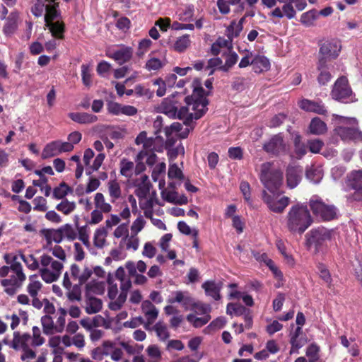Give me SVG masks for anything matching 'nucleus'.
Listing matches in <instances>:
<instances>
[{
	"instance_id": "obj_59",
	"label": "nucleus",
	"mask_w": 362,
	"mask_h": 362,
	"mask_svg": "<svg viewBox=\"0 0 362 362\" xmlns=\"http://www.w3.org/2000/svg\"><path fill=\"white\" fill-rule=\"evenodd\" d=\"M224 55H226V62L225 64L221 67V69L224 71H227L230 67L236 64L238 56L235 52H232V49L228 51Z\"/></svg>"
},
{
	"instance_id": "obj_16",
	"label": "nucleus",
	"mask_w": 362,
	"mask_h": 362,
	"mask_svg": "<svg viewBox=\"0 0 362 362\" xmlns=\"http://www.w3.org/2000/svg\"><path fill=\"white\" fill-rule=\"evenodd\" d=\"M264 150L268 153L279 155L286 151V144L281 134L273 136L263 146Z\"/></svg>"
},
{
	"instance_id": "obj_52",
	"label": "nucleus",
	"mask_w": 362,
	"mask_h": 362,
	"mask_svg": "<svg viewBox=\"0 0 362 362\" xmlns=\"http://www.w3.org/2000/svg\"><path fill=\"white\" fill-rule=\"evenodd\" d=\"M58 317L55 322V332L57 333H62L65 327L66 323V315L67 310L64 308H59L57 311Z\"/></svg>"
},
{
	"instance_id": "obj_17",
	"label": "nucleus",
	"mask_w": 362,
	"mask_h": 362,
	"mask_svg": "<svg viewBox=\"0 0 362 362\" xmlns=\"http://www.w3.org/2000/svg\"><path fill=\"white\" fill-rule=\"evenodd\" d=\"M133 54V49L130 47L120 46L117 49H108L107 52V56L119 64H123L129 62Z\"/></svg>"
},
{
	"instance_id": "obj_36",
	"label": "nucleus",
	"mask_w": 362,
	"mask_h": 362,
	"mask_svg": "<svg viewBox=\"0 0 362 362\" xmlns=\"http://www.w3.org/2000/svg\"><path fill=\"white\" fill-rule=\"evenodd\" d=\"M108 232L106 228L101 226L94 232L93 244L98 248H103L106 244V238Z\"/></svg>"
},
{
	"instance_id": "obj_3",
	"label": "nucleus",
	"mask_w": 362,
	"mask_h": 362,
	"mask_svg": "<svg viewBox=\"0 0 362 362\" xmlns=\"http://www.w3.org/2000/svg\"><path fill=\"white\" fill-rule=\"evenodd\" d=\"M31 12L35 17L44 15L45 25L54 37H64V23L59 20L61 12L59 9V3L56 0H35Z\"/></svg>"
},
{
	"instance_id": "obj_58",
	"label": "nucleus",
	"mask_w": 362,
	"mask_h": 362,
	"mask_svg": "<svg viewBox=\"0 0 362 362\" xmlns=\"http://www.w3.org/2000/svg\"><path fill=\"white\" fill-rule=\"evenodd\" d=\"M107 281L108 284L107 296L110 299L114 300L113 301H115L118 297L117 284L115 283L112 276L110 274H108Z\"/></svg>"
},
{
	"instance_id": "obj_6",
	"label": "nucleus",
	"mask_w": 362,
	"mask_h": 362,
	"mask_svg": "<svg viewBox=\"0 0 362 362\" xmlns=\"http://www.w3.org/2000/svg\"><path fill=\"white\" fill-rule=\"evenodd\" d=\"M168 303L173 304L175 303H181L186 310L191 308L194 313L197 315H209L211 308L210 305L200 302L195 303L193 298L187 292L176 291L171 293L167 300Z\"/></svg>"
},
{
	"instance_id": "obj_43",
	"label": "nucleus",
	"mask_w": 362,
	"mask_h": 362,
	"mask_svg": "<svg viewBox=\"0 0 362 362\" xmlns=\"http://www.w3.org/2000/svg\"><path fill=\"white\" fill-rule=\"evenodd\" d=\"M165 169H166L165 163L162 162V163H160L158 165H156L152 172V175H151L152 179L155 182L159 181L158 185H159L160 189H162L165 187V181L163 179L160 180V175L165 174Z\"/></svg>"
},
{
	"instance_id": "obj_27",
	"label": "nucleus",
	"mask_w": 362,
	"mask_h": 362,
	"mask_svg": "<svg viewBox=\"0 0 362 362\" xmlns=\"http://www.w3.org/2000/svg\"><path fill=\"white\" fill-rule=\"evenodd\" d=\"M141 310L146 319L147 324H153L158 317V310L150 300H148L142 302Z\"/></svg>"
},
{
	"instance_id": "obj_30",
	"label": "nucleus",
	"mask_w": 362,
	"mask_h": 362,
	"mask_svg": "<svg viewBox=\"0 0 362 362\" xmlns=\"http://www.w3.org/2000/svg\"><path fill=\"white\" fill-rule=\"evenodd\" d=\"M69 117L74 122L79 124H93L98 121V117L87 112H71Z\"/></svg>"
},
{
	"instance_id": "obj_19",
	"label": "nucleus",
	"mask_w": 362,
	"mask_h": 362,
	"mask_svg": "<svg viewBox=\"0 0 362 362\" xmlns=\"http://www.w3.org/2000/svg\"><path fill=\"white\" fill-rule=\"evenodd\" d=\"M296 11L291 1H288L282 6V7H276L269 13L272 18L281 19L284 17L291 20L296 17Z\"/></svg>"
},
{
	"instance_id": "obj_10",
	"label": "nucleus",
	"mask_w": 362,
	"mask_h": 362,
	"mask_svg": "<svg viewBox=\"0 0 362 362\" xmlns=\"http://www.w3.org/2000/svg\"><path fill=\"white\" fill-rule=\"evenodd\" d=\"M25 278L21 264L14 262L12 263V274L9 275L8 279H2L1 284L8 295L13 296L22 286Z\"/></svg>"
},
{
	"instance_id": "obj_8",
	"label": "nucleus",
	"mask_w": 362,
	"mask_h": 362,
	"mask_svg": "<svg viewBox=\"0 0 362 362\" xmlns=\"http://www.w3.org/2000/svg\"><path fill=\"white\" fill-rule=\"evenodd\" d=\"M31 335L28 333H21L16 331L13 334V339L9 343V347L21 351V359L29 362L36 358V351L30 347Z\"/></svg>"
},
{
	"instance_id": "obj_53",
	"label": "nucleus",
	"mask_w": 362,
	"mask_h": 362,
	"mask_svg": "<svg viewBox=\"0 0 362 362\" xmlns=\"http://www.w3.org/2000/svg\"><path fill=\"white\" fill-rule=\"evenodd\" d=\"M71 191L70 187L65 182H62L53 189L52 197L56 199H62Z\"/></svg>"
},
{
	"instance_id": "obj_12",
	"label": "nucleus",
	"mask_w": 362,
	"mask_h": 362,
	"mask_svg": "<svg viewBox=\"0 0 362 362\" xmlns=\"http://www.w3.org/2000/svg\"><path fill=\"white\" fill-rule=\"evenodd\" d=\"M332 96L333 99L344 103L356 100L346 77H340L337 80L332 90Z\"/></svg>"
},
{
	"instance_id": "obj_50",
	"label": "nucleus",
	"mask_w": 362,
	"mask_h": 362,
	"mask_svg": "<svg viewBox=\"0 0 362 362\" xmlns=\"http://www.w3.org/2000/svg\"><path fill=\"white\" fill-rule=\"evenodd\" d=\"M245 21V18H242L240 21L236 23L233 21L227 28V33L228 38L231 39L238 37L243 30V24Z\"/></svg>"
},
{
	"instance_id": "obj_35",
	"label": "nucleus",
	"mask_w": 362,
	"mask_h": 362,
	"mask_svg": "<svg viewBox=\"0 0 362 362\" xmlns=\"http://www.w3.org/2000/svg\"><path fill=\"white\" fill-rule=\"evenodd\" d=\"M141 182L139 183L135 190L136 195L139 198V199L146 198L149 196L150 194V188L151 184L148 181V176L141 175Z\"/></svg>"
},
{
	"instance_id": "obj_25",
	"label": "nucleus",
	"mask_w": 362,
	"mask_h": 362,
	"mask_svg": "<svg viewBox=\"0 0 362 362\" xmlns=\"http://www.w3.org/2000/svg\"><path fill=\"white\" fill-rule=\"evenodd\" d=\"M223 283L221 281H206L202 285L207 296L211 297L215 300L221 298L220 291L222 288Z\"/></svg>"
},
{
	"instance_id": "obj_41",
	"label": "nucleus",
	"mask_w": 362,
	"mask_h": 362,
	"mask_svg": "<svg viewBox=\"0 0 362 362\" xmlns=\"http://www.w3.org/2000/svg\"><path fill=\"white\" fill-rule=\"evenodd\" d=\"M146 352L148 358L147 362H161L162 351L158 345H149L146 348Z\"/></svg>"
},
{
	"instance_id": "obj_44",
	"label": "nucleus",
	"mask_w": 362,
	"mask_h": 362,
	"mask_svg": "<svg viewBox=\"0 0 362 362\" xmlns=\"http://www.w3.org/2000/svg\"><path fill=\"white\" fill-rule=\"evenodd\" d=\"M41 324L43 329V332L46 335H52L55 332V325L53 319L50 315H45L41 317Z\"/></svg>"
},
{
	"instance_id": "obj_5",
	"label": "nucleus",
	"mask_w": 362,
	"mask_h": 362,
	"mask_svg": "<svg viewBox=\"0 0 362 362\" xmlns=\"http://www.w3.org/2000/svg\"><path fill=\"white\" fill-rule=\"evenodd\" d=\"M334 132L344 141H362V132L358 128V122L354 117H346L333 115Z\"/></svg>"
},
{
	"instance_id": "obj_24",
	"label": "nucleus",
	"mask_w": 362,
	"mask_h": 362,
	"mask_svg": "<svg viewBox=\"0 0 362 362\" xmlns=\"http://www.w3.org/2000/svg\"><path fill=\"white\" fill-rule=\"evenodd\" d=\"M140 207L144 210V216L146 218H151L153 216V207L155 204H160L156 192L153 191L148 197L139 199Z\"/></svg>"
},
{
	"instance_id": "obj_38",
	"label": "nucleus",
	"mask_w": 362,
	"mask_h": 362,
	"mask_svg": "<svg viewBox=\"0 0 362 362\" xmlns=\"http://www.w3.org/2000/svg\"><path fill=\"white\" fill-rule=\"evenodd\" d=\"M6 320H11L10 327L12 329H15L21 322L26 324L28 321V314L25 311L20 310L18 314L13 313L11 316L6 315Z\"/></svg>"
},
{
	"instance_id": "obj_20",
	"label": "nucleus",
	"mask_w": 362,
	"mask_h": 362,
	"mask_svg": "<svg viewBox=\"0 0 362 362\" xmlns=\"http://www.w3.org/2000/svg\"><path fill=\"white\" fill-rule=\"evenodd\" d=\"M62 285L66 290V297L70 301H79L81 299V284H73L71 279H68L67 274L64 276Z\"/></svg>"
},
{
	"instance_id": "obj_51",
	"label": "nucleus",
	"mask_w": 362,
	"mask_h": 362,
	"mask_svg": "<svg viewBox=\"0 0 362 362\" xmlns=\"http://www.w3.org/2000/svg\"><path fill=\"white\" fill-rule=\"evenodd\" d=\"M45 341V338L42 336L40 329L34 326L32 328V335L30 340V345L33 347H38L42 346Z\"/></svg>"
},
{
	"instance_id": "obj_60",
	"label": "nucleus",
	"mask_w": 362,
	"mask_h": 362,
	"mask_svg": "<svg viewBox=\"0 0 362 362\" xmlns=\"http://www.w3.org/2000/svg\"><path fill=\"white\" fill-rule=\"evenodd\" d=\"M154 331L160 341H165L170 337L166 325L162 322H158L155 325Z\"/></svg>"
},
{
	"instance_id": "obj_40",
	"label": "nucleus",
	"mask_w": 362,
	"mask_h": 362,
	"mask_svg": "<svg viewBox=\"0 0 362 362\" xmlns=\"http://www.w3.org/2000/svg\"><path fill=\"white\" fill-rule=\"evenodd\" d=\"M309 131L312 134H322L327 131V125L320 118L315 117L310 122Z\"/></svg>"
},
{
	"instance_id": "obj_13",
	"label": "nucleus",
	"mask_w": 362,
	"mask_h": 362,
	"mask_svg": "<svg viewBox=\"0 0 362 362\" xmlns=\"http://www.w3.org/2000/svg\"><path fill=\"white\" fill-rule=\"evenodd\" d=\"M67 274L68 279L76 281L78 284H85L93 274V270L87 266L79 267L76 264H72L69 270H67L64 276Z\"/></svg>"
},
{
	"instance_id": "obj_63",
	"label": "nucleus",
	"mask_w": 362,
	"mask_h": 362,
	"mask_svg": "<svg viewBox=\"0 0 362 362\" xmlns=\"http://www.w3.org/2000/svg\"><path fill=\"white\" fill-rule=\"evenodd\" d=\"M152 45V41L150 39L144 38L139 41L136 55L139 58H142L145 54L148 51Z\"/></svg>"
},
{
	"instance_id": "obj_22",
	"label": "nucleus",
	"mask_w": 362,
	"mask_h": 362,
	"mask_svg": "<svg viewBox=\"0 0 362 362\" xmlns=\"http://www.w3.org/2000/svg\"><path fill=\"white\" fill-rule=\"evenodd\" d=\"M131 286L132 283L129 279H124L123 281H121L120 287L122 292L115 301L110 303L109 308L110 310H118L122 308V305L124 303L127 299V291L130 288Z\"/></svg>"
},
{
	"instance_id": "obj_49",
	"label": "nucleus",
	"mask_w": 362,
	"mask_h": 362,
	"mask_svg": "<svg viewBox=\"0 0 362 362\" xmlns=\"http://www.w3.org/2000/svg\"><path fill=\"white\" fill-rule=\"evenodd\" d=\"M76 208V204L74 202L69 201L65 199L62 200L56 206V209L64 215H69L71 214Z\"/></svg>"
},
{
	"instance_id": "obj_29",
	"label": "nucleus",
	"mask_w": 362,
	"mask_h": 362,
	"mask_svg": "<svg viewBox=\"0 0 362 362\" xmlns=\"http://www.w3.org/2000/svg\"><path fill=\"white\" fill-rule=\"evenodd\" d=\"M251 65L255 72L262 73L270 69L269 60L264 56L256 55L251 61Z\"/></svg>"
},
{
	"instance_id": "obj_46",
	"label": "nucleus",
	"mask_w": 362,
	"mask_h": 362,
	"mask_svg": "<svg viewBox=\"0 0 362 362\" xmlns=\"http://www.w3.org/2000/svg\"><path fill=\"white\" fill-rule=\"evenodd\" d=\"M190 45L191 40L189 35L188 34H185L175 40L173 45V49L176 52H183L190 46Z\"/></svg>"
},
{
	"instance_id": "obj_42",
	"label": "nucleus",
	"mask_w": 362,
	"mask_h": 362,
	"mask_svg": "<svg viewBox=\"0 0 362 362\" xmlns=\"http://www.w3.org/2000/svg\"><path fill=\"white\" fill-rule=\"evenodd\" d=\"M317 69L320 74L317 77V81L320 85H325L331 79V74L326 69V63L324 59H320L318 62Z\"/></svg>"
},
{
	"instance_id": "obj_15",
	"label": "nucleus",
	"mask_w": 362,
	"mask_h": 362,
	"mask_svg": "<svg viewBox=\"0 0 362 362\" xmlns=\"http://www.w3.org/2000/svg\"><path fill=\"white\" fill-rule=\"evenodd\" d=\"M341 42L337 39L325 41L320 48V54L322 55L320 59H324V61L326 62L327 59H334L337 57L341 51Z\"/></svg>"
},
{
	"instance_id": "obj_47",
	"label": "nucleus",
	"mask_w": 362,
	"mask_h": 362,
	"mask_svg": "<svg viewBox=\"0 0 362 362\" xmlns=\"http://www.w3.org/2000/svg\"><path fill=\"white\" fill-rule=\"evenodd\" d=\"M42 286L37 276L32 275L29 277V284L27 286L28 292L32 297H36Z\"/></svg>"
},
{
	"instance_id": "obj_14",
	"label": "nucleus",
	"mask_w": 362,
	"mask_h": 362,
	"mask_svg": "<svg viewBox=\"0 0 362 362\" xmlns=\"http://www.w3.org/2000/svg\"><path fill=\"white\" fill-rule=\"evenodd\" d=\"M74 149L71 144L57 140L47 144L44 148L42 156L47 158L59 155L62 153L70 152Z\"/></svg>"
},
{
	"instance_id": "obj_61",
	"label": "nucleus",
	"mask_w": 362,
	"mask_h": 362,
	"mask_svg": "<svg viewBox=\"0 0 362 362\" xmlns=\"http://www.w3.org/2000/svg\"><path fill=\"white\" fill-rule=\"evenodd\" d=\"M177 228L179 231L186 235H192L194 238L198 236V230L196 228H191L189 225L185 221H179L177 223Z\"/></svg>"
},
{
	"instance_id": "obj_64",
	"label": "nucleus",
	"mask_w": 362,
	"mask_h": 362,
	"mask_svg": "<svg viewBox=\"0 0 362 362\" xmlns=\"http://www.w3.org/2000/svg\"><path fill=\"white\" fill-rule=\"evenodd\" d=\"M146 222L142 216H139L132 223L131 226L132 234L137 235L145 227Z\"/></svg>"
},
{
	"instance_id": "obj_56",
	"label": "nucleus",
	"mask_w": 362,
	"mask_h": 362,
	"mask_svg": "<svg viewBox=\"0 0 362 362\" xmlns=\"http://www.w3.org/2000/svg\"><path fill=\"white\" fill-rule=\"evenodd\" d=\"M122 243L125 244V247L127 250H132L136 251L138 250L139 246V240L136 235L132 234V235H128L125 238H123L120 245Z\"/></svg>"
},
{
	"instance_id": "obj_11",
	"label": "nucleus",
	"mask_w": 362,
	"mask_h": 362,
	"mask_svg": "<svg viewBox=\"0 0 362 362\" xmlns=\"http://www.w3.org/2000/svg\"><path fill=\"white\" fill-rule=\"evenodd\" d=\"M313 213L324 221H330L337 217V210L333 205L326 204L318 196H313L309 201Z\"/></svg>"
},
{
	"instance_id": "obj_31",
	"label": "nucleus",
	"mask_w": 362,
	"mask_h": 362,
	"mask_svg": "<svg viewBox=\"0 0 362 362\" xmlns=\"http://www.w3.org/2000/svg\"><path fill=\"white\" fill-rule=\"evenodd\" d=\"M19 19L18 12L13 11L9 14L3 29L6 35H11L16 30Z\"/></svg>"
},
{
	"instance_id": "obj_4",
	"label": "nucleus",
	"mask_w": 362,
	"mask_h": 362,
	"mask_svg": "<svg viewBox=\"0 0 362 362\" xmlns=\"http://www.w3.org/2000/svg\"><path fill=\"white\" fill-rule=\"evenodd\" d=\"M313 218L306 205L292 206L286 215V227L291 233H303L312 224Z\"/></svg>"
},
{
	"instance_id": "obj_54",
	"label": "nucleus",
	"mask_w": 362,
	"mask_h": 362,
	"mask_svg": "<svg viewBox=\"0 0 362 362\" xmlns=\"http://www.w3.org/2000/svg\"><path fill=\"white\" fill-rule=\"evenodd\" d=\"M318 17V13L316 10H310L305 13H303L301 16L300 21V23L307 26H311L313 25L314 22L317 20Z\"/></svg>"
},
{
	"instance_id": "obj_62",
	"label": "nucleus",
	"mask_w": 362,
	"mask_h": 362,
	"mask_svg": "<svg viewBox=\"0 0 362 362\" xmlns=\"http://www.w3.org/2000/svg\"><path fill=\"white\" fill-rule=\"evenodd\" d=\"M320 347L316 344H311L306 349V356L308 357V362H316L318 361Z\"/></svg>"
},
{
	"instance_id": "obj_55",
	"label": "nucleus",
	"mask_w": 362,
	"mask_h": 362,
	"mask_svg": "<svg viewBox=\"0 0 362 362\" xmlns=\"http://www.w3.org/2000/svg\"><path fill=\"white\" fill-rule=\"evenodd\" d=\"M62 233V240L66 238L69 240H74L77 238V232L74 228L70 224H65L59 228Z\"/></svg>"
},
{
	"instance_id": "obj_45",
	"label": "nucleus",
	"mask_w": 362,
	"mask_h": 362,
	"mask_svg": "<svg viewBox=\"0 0 362 362\" xmlns=\"http://www.w3.org/2000/svg\"><path fill=\"white\" fill-rule=\"evenodd\" d=\"M210 315L198 316L196 314H189L187 316V321L195 327H200L208 323L210 320Z\"/></svg>"
},
{
	"instance_id": "obj_57",
	"label": "nucleus",
	"mask_w": 362,
	"mask_h": 362,
	"mask_svg": "<svg viewBox=\"0 0 362 362\" xmlns=\"http://www.w3.org/2000/svg\"><path fill=\"white\" fill-rule=\"evenodd\" d=\"M21 257L29 269L32 271H35L37 269L40 270V262L39 263L38 260L34 257V255H22Z\"/></svg>"
},
{
	"instance_id": "obj_18",
	"label": "nucleus",
	"mask_w": 362,
	"mask_h": 362,
	"mask_svg": "<svg viewBox=\"0 0 362 362\" xmlns=\"http://www.w3.org/2000/svg\"><path fill=\"white\" fill-rule=\"evenodd\" d=\"M145 165L143 163H139L136 166L132 161L126 158H122L119 163V172L120 174L127 179L132 177L134 173L139 174L144 170Z\"/></svg>"
},
{
	"instance_id": "obj_9",
	"label": "nucleus",
	"mask_w": 362,
	"mask_h": 362,
	"mask_svg": "<svg viewBox=\"0 0 362 362\" xmlns=\"http://www.w3.org/2000/svg\"><path fill=\"white\" fill-rule=\"evenodd\" d=\"M334 236V231L325 228L312 229L305 235L306 244L309 247H314L316 252H319L327 247Z\"/></svg>"
},
{
	"instance_id": "obj_34",
	"label": "nucleus",
	"mask_w": 362,
	"mask_h": 362,
	"mask_svg": "<svg viewBox=\"0 0 362 362\" xmlns=\"http://www.w3.org/2000/svg\"><path fill=\"white\" fill-rule=\"evenodd\" d=\"M107 190L112 203H115L122 197V189L117 180H110L107 182Z\"/></svg>"
},
{
	"instance_id": "obj_2",
	"label": "nucleus",
	"mask_w": 362,
	"mask_h": 362,
	"mask_svg": "<svg viewBox=\"0 0 362 362\" xmlns=\"http://www.w3.org/2000/svg\"><path fill=\"white\" fill-rule=\"evenodd\" d=\"M192 86V95L185 99L186 106L180 108V119L183 120L186 125L203 117L206 112L209 103L206 98L208 93L202 88L199 78L194 79Z\"/></svg>"
},
{
	"instance_id": "obj_7",
	"label": "nucleus",
	"mask_w": 362,
	"mask_h": 362,
	"mask_svg": "<svg viewBox=\"0 0 362 362\" xmlns=\"http://www.w3.org/2000/svg\"><path fill=\"white\" fill-rule=\"evenodd\" d=\"M64 264L54 259L51 256L43 255L40 257V274L42 280L50 284L56 281L61 276Z\"/></svg>"
},
{
	"instance_id": "obj_1",
	"label": "nucleus",
	"mask_w": 362,
	"mask_h": 362,
	"mask_svg": "<svg viewBox=\"0 0 362 362\" xmlns=\"http://www.w3.org/2000/svg\"><path fill=\"white\" fill-rule=\"evenodd\" d=\"M260 171V180L264 187L270 192H263L262 199L264 202L273 212H283L289 204L290 199L288 197H280L275 192L282 184V172L274 168L273 163L270 162L262 164Z\"/></svg>"
},
{
	"instance_id": "obj_33",
	"label": "nucleus",
	"mask_w": 362,
	"mask_h": 362,
	"mask_svg": "<svg viewBox=\"0 0 362 362\" xmlns=\"http://www.w3.org/2000/svg\"><path fill=\"white\" fill-rule=\"evenodd\" d=\"M93 202L95 208L104 214H109L112 210V205L106 201L104 194L101 192H97L94 195Z\"/></svg>"
},
{
	"instance_id": "obj_32",
	"label": "nucleus",
	"mask_w": 362,
	"mask_h": 362,
	"mask_svg": "<svg viewBox=\"0 0 362 362\" xmlns=\"http://www.w3.org/2000/svg\"><path fill=\"white\" fill-rule=\"evenodd\" d=\"M103 308V302L100 299L86 296L85 300V310L89 315L95 314L100 312Z\"/></svg>"
},
{
	"instance_id": "obj_26",
	"label": "nucleus",
	"mask_w": 362,
	"mask_h": 362,
	"mask_svg": "<svg viewBox=\"0 0 362 362\" xmlns=\"http://www.w3.org/2000/svg\"><path fill=\"white\" fill-rule=\"evenodd\" d=\"M299 107L307 112H313L319 115H325L327 110L321 102L303 99L298 103Z\"/></svg>"
},
{
	"instance_id": "obj_48",
	"label": "nucleus",
	"mask_w": 362,
	"mask_h": 362,
	"mask_svg": "<svg viewBox=\"0 0 362 362\" xmlns=\"http://www.w3.org/2000/svg\"><path fill=\"white\" fill-rule=\"evenodd\" d=\"M349 185L356 191L362 185V170H354L348 177Z\"/></svg>"
},
{
	"instance_id": "obj_37",
	"label": "nucleus",
	"mask_w": 362,
	"mask_h": 362,
	"mask_svg": "<svg viewBox=\"0 0 362 362\" xmlns=\"http://www.w3.org/2000/svg\"><path fill=\"white\" fill-rule=\"evenodd\" d=\"M44 237L47 241L46 248H49L52 243L58 244L63 240L59 228L58 229L46 230L44 232Z\"/></svg>"
},
{
	"instance_id": "obj_39",
	"label": "nucleus",
	"mask_w": 362,
	"mask_h": 362,
	"mask_svg": "<svg viewBox=\"0 0 362 362\" xmlns=\"http://www.w3.org/2000/svg\"><path fill=\"white\" fill-rule=\"evenodd\" d=\"M306 177L314 184L319 183L323 177V170L320 166H312L306 171Z\"/></svg>"
},
{
	"instance_id": "obj_28",
	"label": "nucleus",
	"mask_w": 362,
	"mask_h": 362,
	"mask_svg": "<svg viewBox=\"0 0 362 362\" xmlns=\"http://www.w3.org/2000/svg\"><path fill=\"white\" fill-rule=\"evenodd\" d=\"M105 286L104 281L93 279L86 284V296L102 295L105 292Z\"/></svg>"
},
{
	"instance_id": "obj_23",
	"label": "nucleus",
	"mask_w": 362,
	"mask_h": 362,
	"mask_svg": "<svg viewBox=\"0 0 362 362\" xmlns=\"http://www.w3.org/2000/svg\"><path fill=\"white\" fill-rule=\"evenodd\" d=\"M158 111L165 114L170 118H178L180 119V109L177 110L175 103L170 99H164L158 107Z\"/></svg>"
},
{
	"instance_id": "obj_21",
	"label": "nucleus",
	"mask_w": 362,
	"mask_h": 362,
	"mask_svg": "<svg viewBox=\"0 0 362 362\" xmlns=\"http://www.w3.org/2000/svg\"><path fill=\"white\" fill-rule=\"evenodd\" d=\"M303 168L300 166H288L286 169V183L290 189L296 187L302 179Z\"/></svg>"
}]
</instances>
